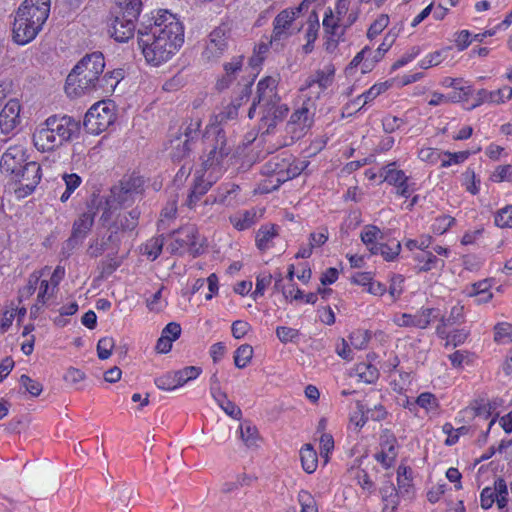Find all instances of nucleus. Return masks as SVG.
<instances>
[{
	"label": "nucleus",
	"instance_id": "obj_9",
	"mask_svg": "<svg viewBox=\"0 0 512 512\" xmlns=\"http://www.w3.org/2000/svg\"><path fill=\"white\" fill-rule=\"evenodd\" d=\"M46 124L50 126L57 137L61 146L64 143L70 142L75 138H78L81 130L80 121L74 119L71 116L63 115H52L46 119Z\"/></svg>",
	"mask_w": 512,
	"mask_h": 512
},
{
	"label": "nucleus",
	"instance_id": "obj_44",
	"mask_svg": "<svg viewBox=\"0 0 512 512\" xmlns=\"http://www.w3.org/2000/svg\"><path fill=\"white\" fill-rule=\"evenodd\" d=\"M356 371L360 379L366 383H373L379 376L378 369L371 364L360 363L357 365Z\"/></svg>",
	"mask_w": 512,
	"mask_h": 512
},
{
	"label": "nucleus",
	"instance_id": "obj_48",
	"mask_svg": "<svg viewBox=\"0 0 512 512\" xmlns=\"http://www.w3.org/2000/svg\"><path fill=\"white\" fill-rule=\"evenodd\" d=\"M115 346V341L112 337H103L97 343V355L99 359L106 360L111 354Z\"/></svg>",
	"mask_w": 512,
	"mask_h": 512
},
{
	"label": "nucleus",
	"instance_id": "obj_61",
	"mask_svg": "<svg viewBox=\"0 0 512 512\" xmlns=\"http://www.w3.org/2000/svg\"><path fill=\"white\" fill-rule=\"evenodd\" d=\"M276 335L282 343H287L295 341L299 337L300 333L297 329L279 326L276 328Z\"/></svg>",
	"mask_w": 512,
	"mask_h": 512
},
{
	"label": "nucleus",
	"instance_id": "obj_47",
	"mask_svg": "<svg viewBox=\"0 0 512 512\" xmlns=\"http://www.w3.org/2000/svg\"><path fill=\"white\" fill-rule=\"evenodd\" d=\"M340 22L341 21H338L337 19H336V21L334 20V15H333L332 10L328 9L325 12V16L323 19V27H324L325 33L332 37L337 36L338 38H340V35L338 34Z\"/></svg>",
	"mask_w": 512,
	"mask_h": 512
},
{
	"label": "nucleus",
	"instance_id": "obj_20",
	"mask_svg": "<svg viewBox=\"0 0 512 512\" xmlns=\"http://www.w3.org/2000/svg\"><path fill=\"white\" fill-rule=\"evenodd\" d=\"M95 212L88 210L82 213L73 223L72 234L68 239L69 245H76L83 240L94 223Z\"/></svg>",
	"mask_w": 512,
	"mask_h": 512
},
{
	"label": "nucleus",
	"instance_id": "obj_15",
	"mask_svg": "<svg viewBox=\"0 0 512 512\" xmlns=\"http://www.w3.org/2000/svg\"><path fill=\"white\" fill-rule=\"evenodd\" d=\"M440 317V310L436 308H424L414 315L402 314L399 325L405 327L427 328L434 320Z\"/></svg>",
	"mask_w": 512,
	"mask_h": 512
},
{
	"label": "nucleus",
	"instance_id": "obj_38",
	"mask_svg": "<svg viewBox=\"0 0 512 512\" xmlns=\"http://www.w3.org/2000/svg\"><path fill=\"white\" fill-rule=\"evenodd\" d=\"M240 435L241 439L244 441L245 445L249 448L257 447L259 440V433L256 426L252 425L250 422H245L240 426Z\"/></svg>",
	"mask_w": 512,
	"mask_h": 512
},
{
	"label": "nucleus",
	"instance_id": "obj_42",
	"mask_svg": "<svg viewBox=\"0 0 512 512\" xmlns=\"http://www.w3.org/2000/svg\"><path fill=\"white\" fill-rule=\"evenodd\" d=\"M202 372V369L197 366H187L183 369L174 372L178 387L183 386L190 380L196 379Z\"/></svg>",
	"mask_w": 512,
	"mask_h": 512
},
{
	"label": "nucleus",
	"instance_id": "obj_7",
	"mask_svg": "<svg viewBox=\"0 0 512 512\" xmlns=\"http://www.w3.org/2000/svg\"><path fill=\"white\" fill-rule=\"evenodd\" d=\"M172 253L183 254L185 252L192 256L201 253L202 243L195 225L189 224L173 232V242L170 244Z\"/></svg>",
	"mask_w": 512,
	"mask_h": 512
},
{
	"label": "nucleus",
	"instance_id": "obj_37",
	"mask_svg": "<svg viewBox=\"0 0 512 512\" xmlns=\"http://www.w3.org/2000/svg\"><path fill=\"white\" fill-rule=\"evenodd\" d=\"M171 143L173 145L171 156L175 161L183 160L190 154L192 150V143H190L189 140H184L182 136L172 140Z\"/></svg>",
	"mask_w": 512,
	"mask_h": 512
},
{
	"label": "nucleus",
	"instance_id": "obj_14",
	"mask_svg": "<svg viewBox=\"0 0 512 512\" xmlns=\"http://www.w3.org/2000/svg\"><path fill=\"white\" fill-rule=\"evenodd\" d=\"M252 82L245 84L240 92V97L233 100L229 105L224 107V109L219 112L215 116L216 124H212L211 128L218 126L222 128V125L227 123L228 121L235 120L238 116V110L242 105V102L248 101L250 93H251Z\"/></svg>",
	"mask_w": 512,
	"mask_h": 512
},
{
	"label": "nucleus",
	"instance_id": "obj_64",
	"mask_svg": "<svg viewBox=\"0 0 512 512\" xmlns=\"http://www.w3.org/2000/svg\"><path fill=\"white\" fill-rule=\"evenodd\" d=\"M491 179L495 182L511 181L512 180V166L502 165L498 166L493 172Z\"/></svg>",
	"mask_w": 512,
	"mask_h": 512
},
{
	"label": "nucleus",
	"instance_id": "obj_56",
	"mask_svg": "<svg viewBox=\"0 0 512 512\" xmlns=\"http://www.w3.org/2000/svg\"><path fill=\"white\" fill-rule=\"evenodd\" d=\"M43 273V271L40 272L39 274L35 272L29 276L27 285L20 290L21 298H28L36 291Z\"/></svg>",
	"mask_w": 512,
	"mask_h": 512
},
{
	"label": "nucleus",
	"instance_id": "obj_43",
	"mask_svg": "<svg viewBox=\"0 0 512 512\" xmlns=\"http://www.w3.org/2000/svg\"><path fill=\"white\" fill-rule=\"evenodd\" d=\"M494 340L498 343L512 342V324L502 322L494 326Z\"/></svg>",
	"mask_w": 512,
	"mask_h": 512
},
{
	"label": "nucleus",
	"instance_id": "obj_18",
	"mask_svg": "<svg viewBox=\"0 0 512 512\" xmlns=\"http://www.w3.org/2000/svg\"><path fill=\"white\" fill-rule=\"evenodd\" d=\"M20 103L10 99L0 112V129L2 133L12 132L20 124Z\"/></svg>",
	"mask_w": 512,
	"mask_h": 512
},
{
	"label": "nucleus",
	"instance_id": "obj_23",
	"mask_svg": "<svg viewBox=\"0 0 512 512\" xmlns=\"http://www.w3.org/2000/svg\"><path fill=\"white\" fill-rule=\"evenodd\" d=\"M257 100L258 105L270 106L274 102H279L276 94V81L272 77H266L260 80L257 84Z\"/></svg>",
	"mask_w": 512,
	"mask_h": 512
},
{
	"label": "nucleus",
	"instance_id": "obj_21",
	"mask_svg": "<svg viewBox=\"0 0 512 512\" xmlns=\"http://www.w3.org/2000/svg\"><path fill=\"white\" fill-rule=\"evenodd\" d=\"M511 98L512 88L510 86H504L495 91L480 89L476 93L475 103L472 105V108L480 106L483 103L501 104L506 100H510Z\"/></svg>",
	"mask_w": 512,
	"mask_h": 512
},
{
	"label": "nucleus",
	"instance_id": "obj_60",
	"mask_svg": "<svg viewBox=\"0 0 512 512\" xmlns=\"http://www.w3.org/2000/svg\"><path fill=\"white\" fill-rule=\"evenodd\" d=\"M217 404L230 417L237 419V420L241 419V417H242L241 409L234 402L229 400L227 396L224 399H222L220 402H218Z\"/></svg>",
	"mask_w": 512,
	"mask_h": 512
},
{
	"label": "nucleus",
	"instance_id": "obj_31",
	"mask_svg": "<svg viewBox=\"0 0 512 512\" xmlns=\"http://www.w3.org/2000/svg\"><path fill=\"white\" fill-rule=\"evenodd\" d=\"M141 215L140 210L136 207L128 212V214L119 215L114 223L116 230L133 231L137 225Z\"/></svg>",
	"mask_w": 512,
	"mask_h": 512
},
{
	"label": "nucleus",
	"instance_id": "obj_2",
	"mask_svg": "<svg viewBox=\"0 0 512 512\" xmlns=\"http://www.w3.org/2000/svg\"><path fill=\"white\" fill-rule=\"evenodd\" d=\"M105 60L101 52L86 54L66 78L65 92L71 97L98 93L110 94L123 78L121 69L104 72Z\"/></svg>",
	"mask_w": 512,
	"mask_h": 512
},
{
	"label": "nucleus",
	"instance_id": "obj_39",
	"mask_svg": "<svg viewBox=\"0 0 512 512\" xmlns=\"http://www.w3.org/2000/svg\"><path fill=\"white\" fill-rule=\"evenodd\" d=\"M142 7L143 4L141 0H125L120 16L135 23L142 11Z\"/></svg>",
	"mask_w": 512,
	"mask_h": 512
},
{
	"label": "nucleus",
	"instance_id": "obj_58",
	"mask_svg": "<svg viewBox=\"0 0 512 512\" xmlns=\"http://www.w3.org/2000/svg\"><path fill=\"white\" fill-rule=\"evenodd\" d=\"M416 403H417L421 408H424V409H426L427 411H429V410H435V409H437V408H438V406H439L437 398L435 397V395H434V394H432V393H430V392H424V393H421V394L417 397Z\"/></svg>",
	"mask_w": 512,
	"mask_h": 512
},
{
	"label": "nucleus",
	"instance_id": "obj_50",
	"mask_svg": "<svg viewBox=\"0 0 512 512\" xmlns=\"http://www.w3.org/2000/svg\"><path fill=\"white\" fill-rule=\"evenodd\" d=\"M389 24V16L381 14L369 27L367 37L373 39L378 36Z\"/></svg>",
	"mask_w": 512,
	"mask_h": 512
},
{
	"label": "nucleus",
	"instance_id": "obj_11",
	"mask_svg": "<svg viewBox=\"0 0 512 512\" xmlns=\"http://www.w3.org/2000/svg\"><path fill=\"white\" fill-rule=\"evenodd\" d=\"M28 162L27 151L23 146H10L1 157L0 170L12 179Z\"/></svg>",
	"mask_w": 512,
	"mask_h": 512
},
{
	"label": "nucleus",
	"instance_id": "obj_4",
	"mask_svg": "<svg viewBox=\"0 0 512 512\" xmlns=\"http://www.w3.org/2000/svg\"><path fill=\"white\" fill-rule=\"evenodd\" d=\"M316 103L311 97H307L295 109L290 120L285 126L286 137L284 145H289L295 140L302 138L314 122Z\"/></svg>",
	"mask_w": 512,
	"mask_h": 512
},
{
	"label": "nucleus",
	"instance_id": "obj_25",
	"mask_svg": "<svg viewBox=\"0 0 512 512\" xmlns=\"http://www.w3.org/2000/svg\"><path fill=\"white\" fill-rule=\"evenodd\" d=\"M438 320L440 323L436 327V334L440 338H444L447 336L448 327L464 322V307L461 305H456L451 308L448 316H444L440 313Z\"/></svg>",
	"mask_w": 512,
	"mask_h": 512
},
{
	"label": "nucleus",
	"instance_id": "obj_49",
	"mask_svg": "<svg viewBox=\"0 0 512 512\" xmlns=\"http://www.w3.org/2000/svg\"><path fill=\"white\" fill-rule=\"evenodd\" d=\"M307 30L305 34V38L308 42H315V40L318 37V30H319V18L315 11H312L308 17L307 20Z\"/></svg>",
	"mask_w": 512,
	"mask_h": 512
},
{
	"label": "nucleus",
	"instance_id": "obj_55",
	"mask_svg": "<svg viewBox=\"0 0 512 512\" xmlns=\"http://www.w3.org/2000/svg\"><path fill=\"white\" fill-rule=\"evenodd\" d=\"M164 239L162 236L150 239L145 245V253L155 260L162 252Z\"/></svg>",
	"mask_w": 512,
	"mask_h": 512
},
{
	"label": "nucleus",
	"instance_id": "obj_28",
	"mask_svg": "<svg viewBox=\"0 0 512 512\" xmlns=\"http://www.w3.org/2000/svg\"><path fill=\"white\" fill-rule=\"evenodd\" d=\"M279 227L275 224L263 225L256 233V245L261 251H265L272 246V241L278 236Z\"/></svg>",
	"mask_w": 512,
	"mask_h": 512
},
{
	"label": "nucleus",
	"instance_id": "obj_22",
	"mask_svg": "<svg viewBox=\"0 0 512 512\" xmlns=\"http://www.w3.org/2000/svg\"><path fill=\"white\" fill-rule=\"evenodd\" d=\"M265 109L264 115L261 119L262 127H266V133H270L281 122L288 113V107L284 104L274 102L270 106H263Z\"/></svg>",
	"mask_w": 512,
	"mask_h": 512
},
{
	"label": "nucleus",
	"instance_id": "obj_24",
	"mask_svg": "<svg viewBox=\"0 0 512 512\" xmlns=\"http://www.w3.org/2000/svg\"><path fill=\"white\" fill-rule=\"evenodd\" d=\"M357 409L361 413L360 422L357 425L363 426L368 420L381 421L385 419L387 411L381 404L371 405L369 401H358Z\"/></svg>",
	"mask_w": 512,
	"mask_h": 512
},
{
	"label": "nucleus",
	"instance_id": "obj_17",
	"mask_svg": "<svg viewBox=\"0 0 512 512\" xmlns=\"http://www.w3.org/2000/svg\"><path fill=\"white\" fill-rule=\"evenodd\" d=\"M32 140L36 149L42 152L53 151L61 146L46 120L35 129Z\"/></svg>",
	"mask_w": 512,
	"mask_h": 512
},
{
	"label": "nucleus",
	"instance_id": "obj_54",
	"mask_svg": "<svg viewBox=\"0 0 512 512\" xmlns=\"http://www.w3.org/2000/svg\"><path fill=\"white\" fill-rule=\"evenodd\" d=\"M369 339L370 336L365 330H356L349 335L350 345L358 350L365 348Z\"/></svg>",
	"mask_w": 512,
	"mask_h": 512
},
{
	"label": "nucleus",
	"instance_id": "obj_63",
	"mask_svg": "<svg viewBox=\"0 0 512 512\" xmlns=\"http://www.w3.org/2000/svg\"><path fill=\"white\" fill-rule=\"evenodd\" d=\"M472 87L470 85L468 86H460L459 89L454 91L453 93L446 95L447 103L448 102H460V101H466L469 96L472 95Z\"/></svg>",
	"mask_w": 512,
	"mask_h": 512
},
{
	"label": "nucleus",
	"instance_id": "obj_35",
	"mask_svg": "<svg viewBox=\"0 0 512 512\" xmlns=\"http://www.w3.org/2000/svg\"><path fill=\"white\" fill-rule=\"evenodd\" d=\"M238 190L239 186L235 184H227L225 186H221L218 188L214 201L226 206H230L233 204V200L235 199Z\"/></svg>",
	"mask_w": 512,
	"mask_h": 512
},
{
	"label": "nucleus",
	"instance_id": "obj_26",
	"mask_svg": "<svg viewBox=\"0 0 512 512\" xmlns=\"http://www.w3.org/2000/svg\"><path fill=\"white\" fill-rule=\"evenodd\" d=\"M333 81L332 75L322 70H318L314 75L310 76L306 80L305 87L301 88V91L307 89H314L312 93H315L318 97L321 92L327 89Z\"/></svg>",
	"mask_w": 512,
	"mask_h": 512
},
{
	"label": "nucleus",
	"instance_id": "obj_6",
	"mask_svg": "<svg viewBox=\"0 0 512 512\" xmlns=\"http://www.w3.org/2000/svg\"><path fill=\"white\" fill-rule=\"evenodd\" d=\"M113 110L105 103L94 104L85 114L83 127L89 134L98 135L107 130L115 121Z\"/></svg>",
	"mask_w": 512,
	"mask_h": 512
},
{
	"label": "nucleus",
	"instance_id": "obj_10",
	"mask_svg": "<svg viewBox=\"0 0 512 512\" xmlns=\"http://www.w3.org/2000/svg\"><path fill=\"white\" fill-rule=\"evenodd\" d=\"M230 40V29L227 25L216 27L210 34L202 53L203 58L208 62H216L228 49Z\"/></svg>",
	"mask_w": 512,
	"mask_h": 512
},
{
	"label": "nucleus",
	"instance_id": "obj_12",
	"mask_svg": "<svg viewBox=\"0 0 512 512\" xmlns=\"http://www.w3.org/2000/svg\"><path fill=\"white\" fill-rule=\"evenodd\" d=\"M296 19L294 9H284L273 20V32L270 38L271 45H278L294 34L292 29Z\"/></svg>",
	"mask_w": 512,
	"mask_h": 512
},
{
	"label": "nucleus",
	"instance_id": "obj_13",
	"mask_svg": "<svg viewBox=\"0 0 512 512\" xmlns=\"http://www.w3.org/2000/svg\"><path fill=\"white\" fill-rule=\"evenodd\" d=\"M287 167H289V156L272 157L264 165V173L268 175V178L263 182L262 189L265 192L272 191V185L277 184V178H281V175L285 174Z\"/></svg>",
	"mask_w": 512,
	"mask_h": 512
},
{
	"label": "nucleus",
	"instance_id": "obj_30",
	"mask_svg": "<svg viewBox=\"0 0 512 512\" xmlns=\"http://www.w3.org/2000/svg\"><path fill=\"white\" fill-rule=\"evenodd\" d=\"M257 212L254 209L239 212L230 216V223L239 231L246 230L255 224Z\"/></svg>",
	"mask_w": 512,
	"mask_h": 512
},
{
	"label": "nucleus",
	"instance_id": "obj_8",
	"mask_svg": "<svg viewBox=\"0 0 512 512\" xmlns=\"http://www.w3.org/2000/svg\"><path fill=\"white\" fill-rule=\"evenodd\" d=\"M41 177V167L37 162L30 161L26 163L22 170L11 179L18 184L15 189L17 196L23 198L33 193L40 183Z\"/></svg>",
	"mask_w": 512,
	"mask_h": 512
},
{
	"label": "nucleus",
	"instance_id": "obj_45",
	"mask_svg": "<svg viewBox=\"0 0 512 512\" xmlns=\"http://www.w3.org/2000/svg\"><path fill=\"white\" fill-rule=\"evenodd\" d=\"M303 169L304 162H300V166L298 164H293L291 162V157L289 156V167H287L285 174L281 175V178H277V184L272 185L271 189H277L282 183L295 178Z\"/></svg>",
	"mask_w": 512,
	"mask_h": 512
},
{
	"label": "nucleus",
	"instance_id": "obj_46",
	"mask_svg": "<svg viewBox=\"0 0 512 512\" xmlns=\"http://www.w3.org/2000/svg\"><path fill=\"white\" fill-rule=\"evenodd\" d=\"M19 382L25 388V392H28L32 397L39 396L43 390V385L28 375H21Z\"/></svg>",
	"mask_w": 512,
	"mask_h": 512
},
{
	"label": "nucleus",
	"instance_id": "obj_3",
	"mask_svg": "<svg viewBox=\"0 0 512 512\" xmlns=\"http://www.w3.org/2000/svg\"><path fill=\"white\" fill-rule=\"evenodd\" d=\"M51 0H24L13 23V40L26 45L36 38L50 14Z\"/></svg>",
	"mask_w": 512,
	"mask_h": 512
},
{
	"label": "nucleus",
	"instance_id": "obj_33",
	"mask_svg": "<svg viewBox=\"0 0 512 512\" xmlns=\"http://www.w3.org/2000/svg\"><path fill=\"white\" fill-rule=\"evenodd\" d=\"M121 188L122 186L119 184L111 188V195L108 202L111 204L116 203L120 207L131 205L135 201L136 196Z\"/></svg>",
	"mask_w": 512,
	"mask_h": 512
},
{
	"label": "nucleus",
	"instance_id": "obj_53",
	"mask_svg": "<svg viewBox=\"0 0 512 512\" xmlns=\"http://www.w3.org/2000/svg\"><path fill=\"white\" fill-rule=\"evenodd\" d=\"M401 251V244L397 240H392L389 243H385L383 245V248H381L380 255L386 260V261H392L394 260Z\"/></svg>",
	"mask_w": 512,
	"mask_h": 512
},
{
	"label": "nucleus",
	"instance_id": "obj_27",
	"mask_svg": "<svg viewBox=\"0 0 512 512\" xmlns=\"http://www.w3.org/2000/svg\"><path fill=\"white\" fill-rule=\"evenodd\" d=\"M414 260L418 262L415 266L417 273L428 272L437 267L443 268L445 265L443 260L437 258L430 251H422L415 254Z\"/></svg>",
	"mask_w": 512,
	"mask_h": 512
},
{
	"label": "nucleus",
	"instance_id": "obj_16",
	"mask_svg": "<svg viewBox=\"0 0 512 512\" xmlns=\"http://www.w3.org/2000/svg\"><path fill=\"white\" fill-rule=\"evenodd\" d=\"M135 23L119 15L110 19L108 33L115 41L123 43L133 38L135 34Z\"/></svg>",
	"mask_w": 512,
	"mask_h": 512
},
{
	"label": "nucleus",
	"instance_id": "obj_52",
	"mask_svg": "<svg viewBox=\"0 0 512 512\" xmlns=\"http://www.w3.org/2000/svg\"><path fill=\"white\" fill-rule=\"evenodd\" d=\"M469 335V332L465 329H456L450 333L447 332V336L443 339L446 340L445 346L452 345L453 347L459 346L465 342Z\"/></svg>",
	"mask_w": 512,
	"mask_h": 512
},
{
	"label": "nucleus",
	"instance_id": "obj_32",
	"mask_svg": "<svg viewBox=\"0 0 512 512\" xmlns=\"http://www.w3.org/2000/svg\"><path fill=\"white\" fill-rule=\"evenodd\" d=\"M302 468L306 473H313L318 466L317 453L311 444H305L300 450Z\"/></svg>",
	"mask_w": 512,
	"mask_h": 512
},
{
	"label": "nucleus",
	"instance_id": "obj_62",
	"mask_svg": "<svg viewBox=\"0 0 512 512\" xmlns=\"http://www.w3.org/2000/svg\"><path fill=\"white\" fill-rule=\"evenodd\" d=\"M200 126V120H191L190 123L186 125L182 138L184 140H189L190 143H193L199 138Z\"/></svg>",
	"mask_w": 512,
	"mask_h": 512
},
{
	"label": "nucleus",
	"instance_id": "obj_34",
	"mask_svg": "<svg viewBox=\"0 0 512 512\" xmlns=\"http://www.w3.org/2000/svg\"><path fill=\"white\" fill-rule=\"evenodd\" d=\"M395 165L393 162L383 167L381 176H383L384 181L396 187L405 182V180H408V177L402 170H397Z\"/></svg>",
	"mask_w": 512,
	"mask_h": 512
},
{
	"label": "nucleus",
	"instance_id": "obj_51",
	"mask_svg": "<svg viewBox=\"0 0 512 512\" xmlns=\"http://www.w3.org/2000/svg\"><path fill=\"white\" fill-rule=\"evenodd\" d=\"M298 501L301 505L300 512H318L316 502L308 491L301 490L298 494Z\"/></svg>",
	"mask_w": 512,
	"mask_h": 512
},
{
	"label": "nucleus",
	"instance_id": "obj_41",
	"mask_svg": "<svg viewBox=\"0 0 512 512\" xmlns=\"http://www.w3.org/2000/svg\"><path fill=\"white\" fill-rule=\"evenodd\" d=\"M253 356V348L249 344H243L237 348L234 354L235 366L239 369L245 368L251 361Z\"/></svg>",
	"mask_w": 512,
	"mask_h": 512
},
{
	"label": "nucleus",
	"instance_id": "obj_1",
	"mask_svg": "<svg viewBox=\"0 0 512 512\" xmlns=\"http://www.w3.org/2000/svg\"><path fill=\"white\" fill-rule=\"evenodd\" d=\"M154 22L138 28V45L146 61L158 66L167 62L184 43V27L176 15L159 10Z\"/></svg>",
	"mask_w": 512,
	"mask_h": 512
},
{
	"label": "nucleus",
	"instance_id": "obj_57",
	"mask_svg": "<svg viewBox=\"0 0 512 512\" xmlns=\"http://www.w3.org/2000/svg\"><path fill=\"white\" fill-rule=\"evenodd\" d=\"M495 224L501 228L512 227V205L506 206L496 214Z\"/></svg>",
	"mask_w": 512,
	"mask_h": 512
},
{
	"label": "nucleus",
	"instance_id": "obj_5",
	"mask_svg": "<svg viewBox=\"0 0 512 512\" xmlns=\"http://www.w3.org/2000/svg\"><path fill=\"white\" fill-rule=\"evenodd\" d=\"M209 134H213L211 149L209 150L206 159L203 161V169L207 172H213L214 175L219 177L222 174L224 159L231 153L232 148L227 143L226 133L223 128L215 126L210 128Z\"/></svg>",
	"mask_w": 512,
	"mask_h": 512
},
{
	"label": "nucleus",
	"instance_id": "obj_29",
	"mask_svg": "<svg viewBox=\"0 0 512 512\" xmlns=\"http://www.w3.org/2000/svg\"><path fill=\"white\" fill-rule=\"evenodd\" d=\"M397 37V33L393 30H390L386 35L382 42V44L378 47V49L374 52L373 59L369 61L366 59L364 61L362 72L365 73L367 71H370L372 69V66L375 62L380 61L384 54L390 49V47L393 45Z\"/></svg>",
	"mask_w": 512,
	"mask_h": 512
},
{
	"label": "nucleus",
	"instance_id": "obj_36",
	"mask_svg": "<svg viewBox=\"0 0 512 512\" xmlns=\"http://www.w3.org/2000/svg\"><path fill=\"white\" fill-rule=\"evenodd\" d=\"M122 186L121 189H125L135 196L142 194L144 179L143 177L135 174L125 176L119 183Z\"/></svg>",
	"mask_w": 512,
	"mask_h": 512
},
{
	"label": "nucleus",
	"instance_id": "obj_40",
	"mask_svg": "<svg viewBox=\"0 0 512 512\" xmlns=\"http://www.w3.org/2000/svg\"><path fill=\"white\" fill-rule=\"evenodd\" d=\"M380 494L382 496V500L385 502L384 510L391 507L392 510H394L397 505V492L394 487V484L392 482H387L380 488Z\"/></svg>",
	"mask_w": 512,
	"mask_h": 512
},
{
	"label": "nucleus",
	"instance_id": "obj_19",
	"mask_svg": "<svg viewBox=\"0 0 512 512\" xmlns=\"http://www.w3.org/2000/svg\"><path fill=\"white\" fill-rule=\"evenodd\" d=\"M219 176L213 172L204 171V173L196 178L194 185L188 195L187 205L189 208L194 207L196 202L212 187L218 180Z\"/></svg>",
	"mask_w": 512,
	"mask_h": 512
},
{
	"label": "nucleus",
	"instance_id": "obj_59",
	"mask_svg": "<svg viewBox=\"0 0 512 512\" xmlns=\"http://www.w3.org/2000/svg\"><path fill=\"white\" fill-rule=\"evenodd\" d=\"M155 385L161 390H174L178 388L176 377L173 373H166L155 379Z\"/></svg>",
	"mask_w": 512,
	"mask_h": 512
}]
</instances>
